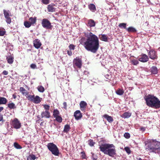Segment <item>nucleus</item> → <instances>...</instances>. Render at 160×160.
I'll use <instances>...</instances> for the list:
<instances>
[{"label":"nucleus","mask_w":160,"mask_h":160,"mask_svg":"<svg viewBox=\"0 0 160 160\" xmlns=\"http://www.w3.org/2000/svg\"><path fill=\"white\" fill-rule=\"evenodd\" d=\"M148 56L144 54H142L139 56L138 60L140 62H145L148 61Z\"/></svg>","instance_id":"nucleus-11"},{"label":"nucleus","mask_w":160,"mask_h":160,"mask_svg":"<svg viewBox=\"0 0 160 160\" xmlns=\"http://www.w3.org/2000/svg\"><path fill=\"white\" fill-rule=\"evenodd\" d=\"M19 91L21 92L22 94L24 95H25L26 96L28 95V92L24 88L20 87L19 89Z\"/></svg>","instance_id":"nucleus-26"},{"label":"nucleus","mask_w":160,"mask_h":160,"mask_svg":"<svg viewBox=\"0 0 160 160\" xmlns=\"http://www.w3.org/2000/svg\"><path fill=\"white\" fill-rule=\"evenodd\" d=\"M50 112L49 111L45 110L42 112L41 116L42 118H49L50 117Z\"/></svg>","instance_id":"nucleus-13"},{"label":"nucleus","mask_w":160,"mask_h":160,"mask_svg":"<svg viewBox=\"0 0 160 160\" xmlns=\"http://www.w3.org/2000/svg\"><path fill=\"white\" fill-rule=\"evenodd\" d=\"M30 67L31 68L34 69L36 68L37 66L36 65V64H32L30 65Z\"/></svg>","instance_id":"nucleus-50"},{"label":"nucleus","mask_w":160,"mask_h":160,"mask_svg":"<svg viewBox=\"0 0 160 160\" xmlns=\"http://www.w3.org/2000/svg\"><path fill=\"white\" fill-rule=\"evenodd\" d=\"M158 49H160V47L159 48H158Z\"/></svg>","instance_id":"nucleus-63"},{"label":"nucleus","mask_w":160,"mask_h":160,"mask_svg":"<svg viewBox=\"0 0 160 160\" xmlns=\"http://www.w3.org/2000/svg\"><path fill=\"white\" fill-rule=\"evenodd\" d=\"M127 31L128 32H136L137 31V30L134 27H130L127 29H126Z\"/></svg>","instance_id":"nucleus-25"},{"label":"nucleus","mask_w":160,"mask_h":160,"mask_svg":"<svg viewBox=\"0 0 160 160\" xmlns=\"http://www.w3.org/2000/svg\"><path fill=\"white\" fill-rule=\"evenodd\" d=\"M70 129V125L68 124L64 126L63 132H64L68 133Z\"/></svg>","instance_id":"nucleus-29"},{"label":"nucleus","mask_w":160,"mask_h":160,"mask_svg":"<svg viewBox=\"0 0 160 160\" xmlns=\"http://www.w3.org/2000/svg\"><path fill=\"white\" fill-rule=\"evenodd\" d=\"M82 64V60L81 58L77 57L73 59V65L74 68L76 67L79 68H81Z\"/></svg>","instance_id":"nucleus-8"},{"label":"nucleus","mask_w":160,"mask_h":160,"mask_svg":"<svg viewBox=\"0 0 160 160\" xmlns=\"http://www.w3.org/2000/svg\"><path fill=\"white\" fill-rule=\"evenodd\" d=\"M96 23L95 21L92 19H90L88 20L87 25L89 28L94 27L95 26Z\"/></svg>","instance_id":"nucleus-14"},{"label":"nucleus","mask_w":160,"mask_h":160,"mask_svg":"<svg viewBox=\"0 0 160 160\" xmlns=\"http://www.w3.org/2000/svg\"><path fill=\"white\" fill-rule=\"evenodd\" d=\"M145 149L149 152L160 154V142L152 140L151 142L148 144Z\"/></svg>","instance_id":"nucleus-4"},{"label":"nucleus","mask_w":160,"mask_h":160,"mask_svg":"<svg viewBox=\"0 0 160 160\" xmlns=\"http://www.w3.org/2000/svg\"><path fill=\"white\" fill-rule=\"evenodd\" d=\"M88 7L89 9L92 12H95L96 10L95 6L93 3L89 4Z\"/></svg>","instance_id":"nucleus-22"},{"label":"nucleus","mask_w":160,"mask_h":160,"mask_svg":"<svg viewBox=\"0 0 160 160\" xmlns=\"http://www.w3.org/2000/svg\"><path fill=\"white\" fill-rule=\"evenodd\" d=\"M47 147L48 149L52 152V153L56 156L59 154V150L57 146L53 143H49L48 144Z\"/></svg>","instance_id":"nucleus-5"},{"label":"nucleus","mask_w":160,"mask_h":160,"mask_svg":"<svg viewBox=\"0 0 160 160\" xmlns=\"http://www.w3.org/2000/svg\"><path fill=\"white\" fill-rule=\"evenodd\" d=\"M87 104L84 101H81L80 103V110L83 111H85V108H86Z\"/></svg>","instance_id":"nucleus-15"},{"label":"nucleus","mask_w":160,"mask_h":160,"mask_svg":"<svg viewBox=\"0 0 160 160\" xmlns=\"http://www.w3.org/2000/svg\"><path fill=\"white\" fill-rule=\"evenodd\" d=\"M14 146L17 149L22 148V147L17 142H15L14 143Z\"/></svg>","instance_id":"nucleus-40"},{"label":"nucleus","mask_w":160,"mask_h":160,"mask_svg":"<svg viewBox=\"0 0 160 160\" xmlns=\"http://www.w3.org/2000/svg\"><path fill=\"white\" fill-rule=\"evenodd\" d=\"M55 4L53 3H52L48 6V11L49 12H53L55 11L56 8L54 7Z\"/></svg>","instance_id":"nucleus-17"},{"label":"nucleus","mask_w":160,"mask_h":160,"mask_svg":"<svg viewBox=\"0 0 160 160\" xmlns=\"http://www.w3.org/2000/svg\"><path fill=\"white\" fill-rule=\"evenodd\" d=\"M8 63L9 64H12L13 63L14 61V57L10 55L6 58Z\"/></svg>","instance_id":"nucleus-24"},{"label":"nucleus","mask_w":160,"mask_h":160,"mask_svg":"<svg viewBox=\"0 0 160 160\" xmlns=\"http://www.w3.org/2000/svg\"><path fill=\"white\" fill-rule=\"evenodd\" d=\"M42 106L46 110L48 111L49 110L50 108L49 105L47 104H44L42 105Z\"/></svg>","instance_id":"nucleus-44"},{"label":"nucleus","mask_w":160,"mask_h":160,"mask_svg":"<svg viewBox=\"0 0 160 160\" xmlns=\"http://www.w3.org/2000/svg\"><path fill=\"white\" fill-rule=\"evenodd\" d=\"M116 92L118 95H122L124 93V91L123 89L119 88L116 91Z\"/></svg>","instance_id":"nucleus-33"},{"label":"nucleus","mask_w":160,"mask_h":160,"mask_svg":"<svg viewBox=\"0 0 160 160\" xmlns=\"http://www.w3.org/2000/svg\"><path fill=\"white\" fill-rule=\"evenodd\" d=\"M42 2L45 4H48L49 3V0H41Z\"/></svg>","instance_id":"nucleus-48"},{"label":"nucleus","mask_w":160,"mask_h":160,"mask_svg":"<svg viewBox=\"0 0 160 160\" xmlns=\"http://www.w3.org/2000/svg\"><path fill=\"white\" fill-rule=\"evenodd\" d=\"M132 63L135 65H136L139 63L138 61L136 59H132L131 60Z\"/></svg>","instance_id":"nucleus-42"},{"label":"nucleus","mask_w":160,"mask_h":160,"mask_svg":"<svg viewBox=\"0 0 160 160\" xmlns=\"http://www.w3.org/2000/svg\"><path fill=\"white\" fill-rule=\"evenodd\" d=\"M36 157L34 154H30L27 158V160H35Z\"/></svg>","instance_id":"nucleus-35"},{"label":"nucleus","mask_w":160,"mask_h":160,"mask_svg":"<svg viewBox=\"0 0 160 160\" xmlns=\"http://www.w3.org/2000/svg\"><path fill=\"white\" fill-rule=\"evenodd\" d=\"M80 154L81 155V157L82 159H85L86 158V156L85 154V152L84 151H82L80 152Z\"/></svg>","instance_id":"nucleus-43"},{"label":"nucleus","mask_w":160,"mask_h":160,"mask_svg":"<svg viewBox=\"0 0 160 160\" xmlns=\"http://www.w3.org/2000/svg\"><path fill=\"white\" fill-rule=\"evenodd\" d=\"M33 43L34 47L37 49L40 48L42 45V43L40 40L38 39H35L33 41Z\"/></svg>","instance_id":"nucleus-12"},{"label":"nucleus","mask_w":160,"mask_h":160,"mask_svg":"<svg viewBox=\"0 0 160 160\" xmlns=\"http://www.w3.org/2000/svg\"><path fill=\"white\" fill-rule=\"evenodd\" d=\"M140 129L141 131H142V132H144L145 130V128L144 127H142L140 128Z\"/></svg>","instance_id":"nucleus-55"},{"label":"nucleus","mask_w":160,"mask_h":160,"mask_svg":"<svg viewBox=\"0 0 160 160\" xmlns=\"http://www.w3.org/2000/svg\"><path fill=\"white\" fill-rule=\"evenodd\" d=\"M103 117L106 119L109 122H112L113 121L112 118L111 116H109L107 114H104L103 115Z\"/></svg>","instance_id":"nucleus-20"},{"label":"nucleus","mask_w":160,"mask_h":160,"mask_svg":"<svg viewBox=\"0 0 160 160\" xmlns=\"http://www.w3.org/2000/svg\"><path fill=\"white\" fill-rule=\"evenodd\" d=\"M3 13L6 22L8 24H10L12 21L11 17H12V15L11 13L9 10L5 9L3 10Z\"/></svg>","instance_id":"nucleus-6"},{"label":"nucleus","mask_w":160,"mask_h":160,"mask_svg":"<svg viewBox=\"0 0 160 160\" xmlns=\"http://www.w3.org/2000/svg\"><path fill=\"white\" fill-rule=\"evenodd\" d=\"M12 97H13V98L14 99H15L17 98L16 95L15 94H13L12 95Z\"/></svg>","instance_id":"nucleus-58"},{"label":"nucleus","mask_w":160,"mask_h":160,"mask_svg":"<svg viewBox=\"0 0 160 160\" xmlns=\"http://www.w3.org/2000/svg\"><path fill=\"white\" fill-rule=\"evenodd\" d=\"M41 99L42 98L38 96H36L35 97L34 96L32 102L38 104L41 102Z\"/></svg>","instance_id":"nucleus-19"},{"label":"nucleus","mask_w":160,"mask_h":160,"mask_svg":"<svg viewBox=\"0 0 160 160\" xmlns=\"http://www.w3.org/2000/svg\"><path fill=\"white\" fill-rule=\"evenodd\" d=\"M63 108L65 109H66L67 108V103L66 102H64L63 103Z\"/></svg>","instance_id":"nucleus-52"},{"label":"nucleus","mask_w":160,"mask_h":160,"mask_svg":"<svg viewBox=\"0 0 160 160\" xmlns=\"http://www.w3.org/2000/svg\"><path fill=\"white\" fill-rule=\"evenodd\" d=\"M145 99L147 105L155 109L160 108V101L154 95L148 94L145 96Z\"/></svg>","instance_id":"nucleus-3"},{"label":"nucleus","mask_w":160,"mask_h":160,"mask_svg":"<svg viewBox=\"0 0 160 160\" xmlns=\"http://www.w3.org/2000/svg\"><path fill=\"white\" fill-rule=\"evenodd\" d=\"M92 158L93 160H97V156H95L94 155V154H92Z\"/></svg>","instance_id":"nucleus-51"},{"label":"nucleus","mask_w":160,"mask_h":160,"mask_svg":"<svg viewBox=\"0 0 160 160\" xmlns=\"http://www.w3.org/2000/svg\"><path fill=\"white\" fill-rule=\"evenodd\" d=\"M83 33L87 38L84 41L85 38H82L81 39L80 43L83 46L87 51L93 53H96L99 47L98 38L91 32H85Z\"/></svg>","instance_id":"nucleus-1"},{"label":"nucleus","mask_w":160,"mask_h":160,"mask_svg":"<svg viewBox=\"0 0 160 160\" xmlns=\"http://www.w3.org/2000/svg\"><path fill=\"white\" fill-rule=\"evenodd\" d=\"M149 58L152 60H155L158 58L157 52L153 49L150 50L148 53Z\"/></svg>","instance_id":"nucleus-9"},{"label":"nucleus","mask_w":160,"mask_h":160,"mask_svg":"<svg viewBox=\"0 0 160 160\" xmlns=\"http://www.w3.org/2000/svg\"><path fill=\"white\" fill-rule=\"evenodd\" d=\"M126 23H120L118 25L119 28H124L126 30L127 28H126Z\"/></svg>","instance_id":"nucleus-39"},{"label":"nucleus","mask_w":160,"mask_h":160,"mask_svg":"<svg viewBox=\"0 0 160 160\" xmlns=\"http://www.w3.org/2000/svg\"><path fill=\"white\" fill-rule=\"evenodd\" d=\"M29 21H30V23H31L32 24L35 23L36 21V17H31L29 19Z\"/></svg>","instance_id":"nucleus-36"},{"label":"nucleus","mask_w":160,"mask_h":160,"mask_svg":"<svg viewBox=\"0 0 160 160\" xmlns=\"http://www.w3.org/2000/svg\"><path fill=\"white\" fill-rule=\"evenodd\" d=\"M151 72L153 74H156L158 72V70L157 67L153 66L151 68Z\"/></svg>","instance_id":"nucleus-28"},{"label":"nucleus","mask_w":160,"mask_h":160,"mask_svg":"<svg viewBox=\"0 0 160 160\" xmlns=\"http://www.w3.org/2000/svg\"><path fill=\"white\" fill-rule=\"evenodd\" d=\"M124 150L128 154L131 153V150L129 147H125Z\"/></svg>","instance_id":"nucleus-46"},{"label":"nucleus","mask_w":160,"mask_h":160,"mask_svg":"<svg viewBox=\"0 0 160 160\" xmlns=\"http://www.w3.org/2000/svg\"><path fill=\"white\" fill-rule=\"evenodd\" d=\"M60 112L57 109H55L53 111V116L54 118L59 115Z\"/></svg>","instance_id":"nucleus-30"},{"label":"nucleus","mask_w":160,"mask_h":160,"mask_svg":"<svg viewBox=\"0 0 160 160\" xmlns=\"http://www.w3.org/2000/svg\"><path fill=\"white\" fill-rule=\"evenodd\" d=\"M138 160H142V159L141 158H139L138 159Z\"/></svg>","instance_id":"nucleus-61"},{"label":"nucleus","mask_w":160,"mask_h":160,"mask_svg":"<svg viewBox=\"0 0 160 160\" xmlns=\"http://www.w3.org/2000/svg\"><path fill=\"white\" fill-rule=\"evenodd\" d=\"M34 95H32L31 94H28L26 96V97L31 102H32L34 98Z\"/></svg>","instance_id":"nucleus-32"},{"label":"nucleus","mask_w":160,"mask_h":160,"mask_svg":"<svg viewBox=\"0 0 160 160\" xmlns=\"http://www.w3.org/2000/svg\"><path fill=\"white\" fill-rule=\"evenodd\" d=\"M67 53L68 55L70 56H71L72 55V52L71 51H68Z\"/></svg>","instance_id":"nucleus-54"},{"label":"nucleus","mask_w":160,"mask_h":160,"mask_svg":"<svg viewBox=\"0 0 160 160\" xmlns=\"http://www.w3.org/2000/svg\"><path fill=\"white\" fill-rule=\"evenodd\" d=\"M88 73V72H87V71H85V72H84V73Z\"/></svg>","instance_id":"nucleus-62"},{"label":"nucleus","mask_w":160,"mask_h":160,"mask_svg":"<svg viewBox=\"0 0 160 160\" xmlns=\"http://www.w3.org/2000/svg\"><path fill=\"white\" fill-rule=\"evenodd\" d=\"M11 124L14 128L17 129H19L21 127V123L17 118L14 119L12 122Z\"/></svg>","instance_id":"nucleus-10"},{"label":"nucleus","mask_w":160,"mask_h":160,"mask_svg":"<svg viewBox=\"0 0 160 160\" xmlns=\"http://www.w3.org/2000/svg\"><path fill=\"white\" fill-rule=\"evenodd\" d=\"M24 24L25 27L27 28H29L31 25V23L28 21L24 22Z\"/></svg>","instance_id":"nucleus-41"},{"label":"nucleus","mask_w":160,"mask_h":160,"mask_svg":"<svg viewBox=\"0 0 160 160\" xmlns=\"http://www.w3.org/2000/svg\"><path fill=\"white\" fill-rule=\"evenodd\" d=\"M43 122H41V123H40V125H42L43 124Z\"/></svg>","instance_id":"nucleus-60"},{"label":"nucleus","mask_w":160,"mask_h":160,"mask_svg":"<svg viewBox=\"0 0 160 160\" xmlns=\"http://www.w3.org/2000/svg\"><path fill=\"white\" fill-rule=\"evenodd\" d=\"M37 89L39 92H43L45 91L44 88L42 86L39 85Z\"/></svg>","instance_id":"nucleus-38"},{"label":"nucleus","mask_w":160,"mask_h":160,"mask_svg":"<svg viewBox=\"0 0 160 160\" xmlns=\"http://www.w3.org/2000/svg\"><path fill=\"white\" fill-rule=\"evenodd\" d=\"M3 118L2 115L0 114V122L2 120Z\"/></svg>","instance_id":"nucleus-56"},{"label":"nucleus","mask_w":160,"mask_h":160,"mask_svg":"<svg viewBox=\"0 0 160 160\" xmlns=\"http://www.w3.org/2000/svg\"><path fill=\"white\" fill-rule=\"evenodd\" d=\"M54 118H55V120L58 122L59 123H61L62 122V119L60 116L59 115Z\"/></svg>","instance_id":"nucleus-37"},{"label":"nucleus","mask_w":160,"mask_h":160,"mask_svg":"<svg viewBox=\"0 0 160 160\" xmlns=\"http://www.w3.org/2000/svg\"><path fill=\"white\" fill-rule=\"evenodd\" d=\"M74 116L77 120L79 119L82 117V115L79 110L75 111L74 113Z\"/></svg>","instance_id":"nucleus-16"},{"label":"nucleus","mask_w":160,"mask_h":160,"mask_svg":"<svg viewBox=\"0 0 160 160\" xmlns=\"http://www.w3.org/2000/svg\"><path fill=\"white\" fill-rule=\"evenodd\" d=\"M2 73L4 75H7L8 74V72L7 71H6V70H4L2 72Z\"/></svg>","instance_id":"nucleus-53"},{"label":"nucleus","mask_w":160,"mask_h":160,"mask_svg":"<svg viewBox=\"0 0 160 160\" xmlns=\"http://www.w3.org/2000/svg\"><path fill=\"white\" fill-rule=\"evenodd\" d=\"M3 107H0V112L3 110Z\"/></svg>","instance_id":"nucleus-59"},{"label":"nucleus","mask_w":160,"mask_h":160,"mask_svg":"<svg viewBox=\"0 0 160 160\" xmlns=\"http://www.w3.org/2000/svg\"><path fill=\"white\" fill-rule=\"evenodd\" d=\"M142 18H143V22L142 25V28H145L149 25V23L148 21V17H146L144 18L143 17H142Z\"/></svg>","instance_id":"nucleus-18"},{"label":"nucleus","mask_w":160,"mask_h":160,"mask_svg":"<svg viewBox=\"0 0 160 160\" xmlns=\"http://www.w3.org/2000/svg\"><path fill=\"white\" fill-rule=\"evenodd\" d=\"M6 32L4 28L0 27V36H3L5 34Z\"/></svg>","instance_id":"nucleus-31"},{"label":"nucleus","mask_w":160,"mask_h":160,"mask_svg":"<svg viewBox=\"0 0 160 160\" xmlns=\"http://www.w3.org/2000/svg\"><path fill=\"white\" fill-rule=\"evenodd\" d=\"M124 136L126 138L128 139L130 138V135L129 133L126 132L124 133Z\"/></svg>","instance_id":"nucleus-47"},{"label":"nucleus","mask_w":160,"mask_h":160,"mask_svg":"<svg viewBox=\"0 0 160 160\" xmlns=\"http://www.w3.org/2000/svg\"><path fill=\"white\" fill-rule=\"evenodd\" d=\"M154 0V2L155 4H158V0Z\"/></svg>","instance_id":"nucleus-57"},{"label":"nucleus","mask_w":160,"mask_h":160,"mask_svg":"<svg viewBox=\"0 0 160 160\" xmlns=\"http://www.w3.org/2000/svg\"><path fill=\"white\" fill-rule=\"evenodd\" d=\"M69 48L70 49L74 50L75 49V46L73 44H70L69 46Z\"/></svg>","instance_id":"nucleus-49"},{"label":"nucleus","mask_w":160,"mask_h":160,"mask_svg":"<svg viewBox=\"0 0 160 160\" xmlns=\"http://www.w3.org/2000/svg\"><path fill=\"white\" fill-rule=\"evenodd\" d=\"M7 102V100L6 98L0 97V105L5 104Z\"/></svg>","instance_id":"nucleus-27"},{"label":"nucleus","mask_w":160,"mask_h":160,"mask_svg":"<svg viewBox=\"0 0 160 160\" xmlns=\"http://www.w3.org/2000/svg\"><path fill=\"white\" fill-rule=\"evenodd\" d=\"M131 113L130 112H125L121 115V117L122 118H128L131 116Z\"/></svg>","instance_id":"nucleus-21"},{"label":"nucleus","mask_w":160,"mask_h":160,"mask_svg":"<svg viewBox=\"0 0 160 160\" xmlns=\"http://www.w3.org/2000/svg\"><path fill=\"white\" fill-rule=\"evenodd\" d=\"M99 38L102 41L107 42L108 41V37L105 34L99 35Z\"/></svg>","instance_id":"nucleus-23"},{"label":"nucleus","mask_w":160,"mask_h":160,"mask_svg":"<svg viewBox=\"0 0 160 160\" xmlns=\"http://www.w3.org/2000/svg\"><path fill=\"white\" fill-rule=\"evenodd\" d=\"M99 148L101 151L105 154L113 157L116 155V150L115 146L113 144L105 143L102 144L100 146Z\"/></svg>","instance_id":"nucleus-2"},{"label":"nucleus","mask_w":160,"mask_h":160,"mask_svg":"<svg viewBox=\"0 0 160 160\" xmlns=\"http://www.w3.org/2000/svg\"><path fill=\"white\" fill-rule=\"evenodd\" d=\"M42 26L47 29H51L52 26L49 20L47 18L43 19L41 23Z\"/></svg>","instance_id":"nucleus-7"},{"label":"nucleus","mask_w":160,"mask_h":160,"mask_svg":"<svg viewBox=\"0 0 160 160\" xmlns=\"http://www.w3.org/2000/svg\"><path fill=\"white\" fill-rule=\"evenodd\" d=\"M8 106L10 109H14L16 108L15 104L13 102L9 103L8 104Z\"/></svg>","instance_id":"nucleus-34"},{"label":"nucleus","mask_w":160,"mask_h":160,"mask_svg":"<svg viewBox=\"0 0 160 160\" xmlns=\"http://www.w3.org/2000/svg\"><path fill=\"white\" fill-rule=\"evenodd\" d=\"M88 144L91 147H92L94 146L95 144V142H94L92 140L90 139L88 141Z\"/></svg>","instance_id":"nucleus-45"}]
</instances>
